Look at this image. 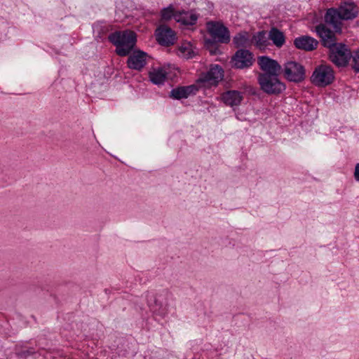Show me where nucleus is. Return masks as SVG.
I'll return each mask as SVG.
<instances>
[{
  "mask_svg": "<svg viewBox=\"0 0 359 359\" xmlns=\"http://www.w3.org/2000/svg\"><path fill=\"white\" fill-rule=\"evenodd\" d=\"M358 9L353 3H344L338 9H328L325 16V22L332 25L335 30L341 29L342 20H351L357 16Z\"/></svg>",
  "mask_w": 359,
  "mask_h": 359,
  "instance_id": "obj_1",
  "label": "nucleus"
},
{
  "mask_svg": "<svg viewBox=\"0 0 359 359\" xmlns=\"http://www.w3.org/2000/svg\"><path fill=\"white\" fill-rule=\"evenodd\" d=\"M109 41L116 46V53L123 57L128 55L136 44V34L131 30L116 31L110 34Z\"/></svg>",
  "mask_w": 359,
  "mask_h": 359,
  "instance_id": "obj_2",
  "label": "nucleus"
},
{
  "mask_svg": "<svg viewBox=\"0 0 359 359\" xmlns=\"http://www.w3.org/2000/svg\"><path fill=\"white\" fill-rule=\"evenodd\" d=\"M260 89L268 95H278L286 86L278 78V75L259 74L257 78Z\"/></svg>",
  "mask_w": 359,
  "mask_h": 359,
  "instance_id": "obj_3",
  "label": "nucleus"
},
{
  "mask_svg": "<svg viewBox=\"0 0 359 359\" xmlns=\"http://www.w3.org/2000/svg\"><path fill=\"white\" fill-rule=\"evenodd\" d=\"M334 80V72L332 68L327 65H320L316 67L311 76V81L318 87H325Z\"/></svg>",
  "mask_w": 359,
  "mask_h": 359,
  "instance_id": "obj_4",
  "label": "nucleus"
},
{
  "mask_svg": "<svg viewBox=\"0 0 359 359\" xmlns=\"http://www.w3.org/2000/svg\"><path fill=\"white\" fill-rule=\"evenodd\" d=\"M224 78V70L218 65H212L207 72L201 74L197 84L204 87L217 86Z\"/></svg>",
  "mask_w": 359,
  "mask_h": 359,
  "instance_id": "obj_5",
  "label": "nucleus"
},
{
  "mask_svg": "<svg viewBox=\"0 0 359 359\" xmlns=\"http://www.w3.org/2000/svg\"><path fill=\"white\" fill-rule=\"evenodd\" d=\"M283 76L289 81L299 83L304 80L306 71L303 65L294 61H289L284 65Z\"/></svg>",
  "mask_w": 359,
  "mask_h": 359,
  "instance_id": "obj_6",
  "label": "nucleus"
},
{
  "mask_svg": "<svg viewBox=\"0 0 359 359\" xmlns=\"http://www.w3.org/2000/svg\"><path fill=\"white\" fill-rule=\"evenodd\" d=\"M330 59L337 66H346L351 57V51L342 43H336L329 47Z\"/></svg>",
  "mask_w": 359,
  "mask_h": 359,
  "instance_id": "obj_7",
  "label": "nucleus"
},
{
  "mask_svg": "<svg viewBox=\"0 0 359 359\" xmlns=\"http://www.w3.org/2000/svg\"><path fill=\"white\" fill-rule=\"evenodd\" d=\"M207 29L211 36L219 43H227L230 41L229 29L221 22H208Z\"/></svg>",
  "mask_w": 359,
  "mask_h": 359,
  "instance_id": "obj_8",
  "label": "nucleus"
},
{
  "mask_svg": "<svg viewBox=\"0 0 359 359\" xmlns=\"http://www.w3.org/2000/svg\"><path fill=\"white\" fill-rule=\"evenodd\" d=\"M156 41L159 44L169 46L172 45L175 40V33L170 27L165 25H161L155 32Z\"/></svg>",
  "mask_w": 359,
  "mask_h": 359,
  "instance_id": "obj_9",
  "label": "nucleus"
},
{
  "mask_svg": "<svg viewBox=\"0 0 359 359\" xmlns=\"http://www.w3.org/2000/svg\"><path fill=\"white\" fill-rule=\"evenodd\" d=\"M232 62L236 68H247L252 65L253 55L249 50L241 49L236 52L232 57Z\"/></svg>",
  "mask_w": 359,
  "mask_h": 359,
  "instance_id": "obj_10",
  "label": "nucleus"
},
{
  "mask_svg": "<svg viewBox=\"0 0 359 359\" xmlns=\"http://www.w3.org/2000/svg\"><path fill=\"white\" fill-rule=\"evenodd\" d=\"M258 64L260 69L264 72L262 74L279 75L282 69L281 66L277 61L266 56L258 57Z\"/></svg>",
  "mask_w": 359,
  "mask_h": 359,
  "instance_id": "obj_11",
  "label": "nucleus"
},
{
  "mask_svg": "<svg viewBox=\"0 0 359 359\" xmlns=\"http://www.w3.org/2000/svg\"><path fill=\"white\" fill-rule=\"evenodd\" d=\"M147 55L146 53L137 50L133 52L128 59V67L132 69L140 70L147 63Z\"/></svg>",
  "mask_w": 359,
  "mask_h": 359,
  "instance_id": "obj_12",
  "label": "nucleus"
},
{
  "mask_svg": "<svg viewBox=\"0 0 359 359\" xmlns=\"http://www.w3.org/2000/svg\"><path fill=\"white\" fill-rule=\"evenodd\" d=\"M316 32L321 39L324 46L329 48L334 45L336 41L334 34L323 24L318 25L316 28Z\"/></svg>",
  "mask_w": 359,
  "mask_h": 359,
  "instance_id": "obj_13",
  "label": "nucleus"
},
{
  "mask_svg": "<svg viewBox=\"0 0 359 359\" xmlns=\"http://www.w3.org/2000/svg\"><path fill=\"white\" fill-rule=\"evenodd\" d=\"M198 90V88L196 85L178 87L171 90L170 96L177 100L187 98L191 95L196 94Z\"/></svg>",
  "mask_w": 359,
  "mask_h": 359,
  "instance_id": "obj_14",
  "label": "nucleus"
},
{
  "mask_svg": "<svg viewBox=\"0 0 359 359\" xmlns=\"http://www.w3.org/2000/svg\"><path fill=\"white\" fill-rule=\"evenodd\" d=\"M294 43L299 49L311 51L316 48L318 43L311 36H303L295 39Z\"/></svg>",
  "mask_w": 359,
  "mask_h": 359,
  "instance_id": "obj_15",
  "label": "nucleus"
},
{
  "mask_svg": "<svg viewBox=\"0 0 359 359\" xmlns=\"http://www.w3.org/2000/svg\"><path fill=\"white\" fill-rule=\"evenodd\" d=\"M221 99L225 104L233 107L241 104L243 95L239 91L228 90L222 94Z\"/></svg>",
  "mask_w": 359,
  "mask_h": 359,
  "instance_id": "obj_16",
  "label": "nucleus"
},
{
  "mask_svg": "<svg viewBox=\"0 0 359 359\" xmlns=\"http://www.w3.org/2000/svg\"><path fill=\"white\" fill-rule=\"evenodd\" d=\"M151 81L154 84H162L166 79L167 72L163 68L154 69L149 74Z\"/></svg>",
  "mask_w": 359,
  "mask_h": 359,
  "instance_id": "obj_17",
  "label": "nucleus"
},
{
  "mask_svg": "<svg viewBox=\"0 0 359 359\" xmlns=\"http://www.w3.org/2000/svg\"><path fill=\"white\" fill-rule=\"evenodd\" d=\"M177 53L179 56L185 59H191L195 55L193 46L189 42L182 43L178 48Z\"/></svg>",
  "mask_w": 359,
  "mask_h": 359,
  "instance_id": "obj_18",
  "label": "nucleus"
},
{
  "mask_svg": "<svg viewBox=\"0 0 359 359\" xmlns=\"http://www.w3.org/2000/svg\"><path fill=\"white\" fill-rule=\"evenodd\" d=\"M269 37L274 45L279 48L281 47L285 41L283 33L275 27L271 28L269 31Z\"/></svg>",
  "mask_w": 359,
  "mask_h": 359,
  "instance_id": "obj_19",
  "label": "nucleus"
},
{
  "mask_svg": "<svg viewBox=\"0 0 359 359\" xmlns=\"http://www.w3.org/2000/svg\"><path fill=\"white\" fill-rule=\"evenodd\" d=\"M197 15L189 12H182L175 16V20L186 25H194L197 21Z\"/></svg>",
  "mask_w": 359,
  "mask_h": 359,
  "instance_id": "obj_20",
  "label": "nucleus"
},
{
  "mask_svg": "<svg viewBox=\"0 0 359 359\" xmlns=\"http://www.w3.org/2000/svg\"><path fill=\"white\" fill-rule=\"evenodd\" d=\"M233 42L237 48L246 47L250 45V34L246 32L237 34L233 39Z\"/></svg>",
  "mask_w": 359,
  "mask_h": 359,
  "instance_id": "obj_21",
  "label": "nucleus"
},
{
  "mask_svg": "<svg viewBox=\"0 0 359 359\" xmlns=\"http://www.w3.org/2000/svg\"><path fill=\"white\" fill-rule=\"evenodd\" d=\"M255 45L260 49L264 48L267 46V39L264 32H259L254 36Z\"/></svg>",
  "mask_w": 359,
  "mask_h": 359,
  "instance_id": "obj_22",
  "label": "nucleus"
},
{
  "mask_svg": "<svg viewBox=\"0 0 359 359\" xmlns=\"http://www.w3.org/2000/svg\"><path fill=\"white\" fill-rule=\"evenodd\" d=\"M161 15L162 20L167 21L170 20L172 17L175 18V16H177L178 14H175L174 8L170 5L161 11Z\"/></svg>",
  "mask_w": 359,
  "mask_h": 359,
  "instance_id": "obj_23",
  "label": "nucleus"
},
{
  "mask_svg": "<svg viewBox=\"0 0 359 359\" xmlns=\"http://www.w3.org/2000/svg\"><path fill=\"white\" fill-rule=\"evenodd\" d=\"M352 58V67L355 72H359V51L355 52Z\"/></svg>",
  "mask_w": 359,
  "mask_h": 359,
  "instance_id": "obj_24",
  "label": "nucleus"
},
{
  "mask_svg": "<svg viewBox=\"0 0 359 359\" xmlns=\"http://www.w3.org/2000/svg\"><path fill=\"white\" fill-rule=\"evenodd\" d=\"M354 177L356 181L359 182V163H357L355 167Z\"/></svg>",
  "mask_w": 359,
  "mask_h": 359,
  "instance_id": "obj_25",
  "label": "nucleus"
}]
</instances>
